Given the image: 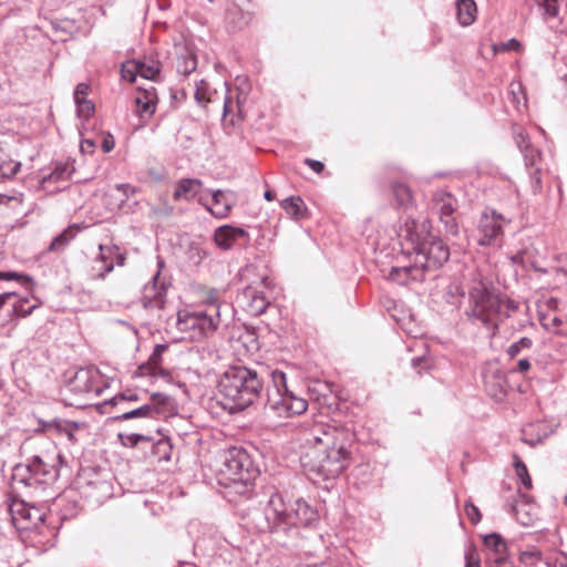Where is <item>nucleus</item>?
<instances>
[{"instance_id":"nucleus-39","label":"nucleus","mask_w":567,"mask_h":567,"mask_svg":"<svg viewBox=\"0 0 567 567\" xmlns=\"http://www.w3.org/2000/svg\"><path fill=\"white\" fill-rule=\"evenodd\" d=\"M75 104L78 115L82 118H89L94 113V104L86 99L75 101Z\"/></svg>"},{"instance_id":"nucleus-21","label":"nucleus","mask_w":567,"mask_h":567,"mask_svg":"<svg viewBox=\"0 0 567 567\" xmlns=\"http://www.w3.org/2000/svg\"><path fill=\"white\" fill-rule=\"evenodd\" d=\"M484 386L486 392L495 400H503L506 394V378L499 370L488 371L484 374Z\"/></svg>"},{"instance_id":"nucleus-1","label":"nucleus","mask_w":567,"mask_h":567,"mask_svg":"<svg viewBox=\"0 0 567 567\" xmlns=\"http://www.w3.org/2000/svg\"><path fill=\"white\" fill-rule=\"evenodd\" d=\"M351 440L352 434L344 427L319 426L313 434V445L301 458L303 467L322 480L338 477L349 466Z\"/></svg>"},{"instance_id":"nucleus-23","label":"nucleus","mask_w":567,"mask_h":567,"mask_svg":"<svg viewBox=\"0 0 567 567\" xmlns=\"http://www.w3.org/2000/svg\"><path fill=\"white\" fill-rule=\"evenodd\" d=\"M456 16L462 25L472 24L476 18V3L473 0H458L456 2Z\"/></svg>"},{"instance_id":"nucleus-3","label":"nucleus","mask_w":567,"mask_h":567,"mask_svg":"<svg viewBox=\"0 0 567 567\" xmlns=\"http://www.w3.org/2000/svg\"><path fill=\"white\" fill-rule=\"evenodd\" d=\"M63 456L55 446L41 454L32 456L25 463H19L12 468V487L16 491L37 488L42 484L55 482L60 475Z\"/></svg>"},{"instance_id":"nucleus-10","label":"nucleus","mask_w":567,"mask_h":567,"mask_svg":"<svg viewBox=\"0 0 567 567\" xmlns=\"http://www.w3.org/2000/svg\"><path fill=\"white\" fill-rule=\"evenodd\" d=\"M289 518L290 506H287L279 493H275L264 507V513L261 519L257 522V527L262 533H270L274 536V540L278 544L286 545L292 528L288 525Z\"/></svg>"},{"instance_id":"nucleus-49","label":"nucleus","mask_w":567,"mask_h":567,"mask_svg":"<svg viewBox=\"0 0 567 567\" xmlns=\"http://www.w3.org/2000/svg\"><path fill=\"white\" fill-rule=\"evenodd\" d=\"M549 567H567V555L564 553L557 554L549 563Z\"/></svg>"},{"instance_id":"nucleus-55","label":"nucleus","mask_w":567,"mask_h":567,"mask_svg":"<svg viewBox=\"0 0 567 567\" xmlns=\"http://www.w3.org/2000/svg\"><path fill=\"white\" fill-rule=\"evenodd\" d=\"M207 251L204 250L203 248H199V247H194L192 249V258H196V261L199 262L202 261L204 258L207 257Z\"/></svg>"},{"instance_id":"nucleus-29","label":"nucleus","mask_w":567,"mask_h":567,"mask_svg":"<svg viewBox=\"0 0 567 567\" xmlns=\"http://www.w3.org/2000/svg\"><path fill=\"white\" fill-rule=\"evenodd\" d=\"M138 66V75L146 80H157L161 73V63L153 58L143 61H136Z\"/></svg>"},{"instance_id":"nucleus-14","label":"nucleus","mask_w":567,"mask_h":567,"mask_svg":"<svg viewBox=\"0 0 567 567\" xmlns=\"http://www.w3.org/2000/svg\"><path fill=\"white\" fill-rule=\"evenodd\" d=\"M433 209L439 214L440 219L444 223L446 230L450 233L456 231L454 212L457 207L456 198L445 190H436L432 197Z\"/></svg>"},{"instance_id":"nucleus-8","label":"nucleus","mask_w":567,"mask_h":567,"mask_svg":"<svg viewBox=\"0 0 567 567\" xmlns=\"http://www.w3.org/2000/svg\"><path fill=\"white\" fill-rule=\"evenodd\" d=\"M450 250L444 249L440 244L429 247L426 252L416 254L410 266L392 267L388 278L400 285H408L410 281H423L427 271H434L449 260Z\"/></svg>"},{"instance_id":"nucleus-7","label":"nucleus","mask_w":567,"mask_h":567,"mask_svg":"<svg viewBox=\"0 0 567 567\" xmlns=\"http://www.w3.org/2000/svg\"><path fill=\"white\" fill-rule=\"evenodd\" d=\"M265 409L278 417L287 419L305 413L308 402L289 390L282 371L275 370L271 372V384L267 388Z\"/></svg>"},{"instance_id":"nucleus-53","label":"nucleus","mask_w":567,"mask_h":567,"mask_svg":"<svg viewBox=\"0 0 567 567\" xmlns=\"http://www.w3.org/2000/svg\"><path fill=\"white\" fill-rule=\"evenodd\" d=\"M520 47V43L516 39H509L505 43L502 44L503 51H517Z\"/></svg>"},{"instance_id":"nucleus-61","label":"nucleus","mask_w":567,"mask_h":567,"mask_svg":"<svg viewBox=\"0 0 567 567\" xmlns=\"http://www.w3.org/2000/svg\"><path fill=\"white\" fill-rule=\"evenodd\" d=\"M13 198L14 197H12V196L0 194V205H4V204H7L8 202H10Z\"/></svg>"},{"instance_id":"nucleus-54","label":"nucleus","mask_w":567,"mask_h":567,"mask_svg":"<svg viewBox=\"0 0 567 567\" xmlns=\"http://www.w3.org/2000/svg\"><path fill=\"white\" fill-rule=\"evenodd\" d=\"M529 369H530L529 360L527 358H523V359L518 360L517 367L513 371L524 373V372H527Z\"/></svg>"},{"instance_id":"nucleus-28","label":"nucleus","mask_w":567,"mask_h":567,"mask_svg":"<svg viewBox=\"0 0 567 567\" xmlns=\"http://www.w3.org/2000/svg\"><path fill=\"white\" fill-rule=\"evenodd\" d=\"M282 209L295 219H301L305 216V203L299 196H291L281 202Z\"/></svg>"},{"instance_id":"nucleus-64","label":"nucleus","mask_w":567,"mask_h":567,"mask_svg":"<svg viewBox=\"0 0 567 567\" xmlns=\"http://www.w3.org/2000/svg\"><path fill=\"white\" fill-rule=\"evenodd\" d=\"M104 248H105V246H104V245H102V244H101V245H99L100 255H99V257H97V258H99L101 261H103V262L105 261V256H104V254H103Z\"/></svg>"},{"instance_id":"nucleus-20","label":"nucleus","mask_w":567,"mask_h":567,"mask_svg":"<svg viewBox=\"0 0 567 567\" xmlns=\"http://www.w3.org/2000/svg\"><path fill=\"white\" fill-rule=\"evenodd\" d=\"M213 204L207 207L208 210L218 218H225L229 215L231 208L236 204L233 192L217 189L212 192Z\"/></svg>"},{"instance_id":"nucleus-63","label":"nucleus","mask_w":567,"mask_h":567,"mask_svg":"<svg viewBox=\"0 0 567 567\" xmlns=\"http://www.w3.org/2000/svg\"><path fill=\"white\" fill-rule=\"evenodd\" d=\"M116 264H117V266H124V264H125V256L122 255V254H118L116 256Z\"/></svg>"},{"instance_id":"nucleus-41","label":"nucleus","mask_w":567,"mask_h":567,"mask_svg":"<svg viewBox=\"0 0 567 567\" xmlns=\"http://www.w3.org/2000/svg\"><path fill=\"white\" fill-rule=\"evenodd\" d=\"M25 303H28V299H20L17 303H14L13 313L24 318L31 315L32 311L38 307L37 305H33L27 308Z\"/></svg>"},{"instance_id":"nucleus-48","label":"nucleus","mask_w":567,"mask_h":567,"mask_svg":"<svg viewBox=\"0 0 567 567\" xmlns=\"http://www.w3.org/2000/svg\"><path fill=\"white\" fill-rule=\"evenodd\" d=\"M538 558L539 553L535 550L523 551L519 556L522 563L529 565L535 564L538 560Z\"/></svg>"},{"instance_id":"nucleus-26","label":"nucleus","mask_w":567,"mask_h":567,"mask_svg":"<svg viewBox=\"0 0 567 567\" xmlns=\"http://www.w3.org/2000/svg\"><path fill=\"white\" fill-rule=\"evenodd\" d=\"M158 413H159V410L155 405L144 404L140 408L123 412L122 414L115 416V420L126 421V420L140 419V417L153 419Z\"/></svg>"},{"instance_id":"nucleus-9","label":"nucleus","mask_w":567,"mask_h":567,"mask_svg":"<svg viewBox=\"0 0 567 567\" xmlns=\"http://www.w3.org/2000/svg\"><path fill=\"white\" fill-rule=\"evenodd\" d=\"M223 85L225 92L223 96H219L217 90H213L207 81L200 80L196 84L195 100L203 106L223 100L221 122L224 127L227 128L228 126H235L236 122L241 118V106L247 96L238 87L230 89L226 82Z\"/></svg>"},{"instance_id":"nucleus-24","label":"nucleus","mask_w":567,"mask_h":567,"mask_svg":"<svg viewBox=\"0 0 567 567\" xmlns=\"http://www.w3.org/2000/svg\"><path fill=\"white\" fill-rule=\"evenodd\" d=\"M484 545L488 549L486 558H498L507 555L506 542L501 535L493 533L484 537Z\"/></svg>"},{"instance_id":"nucleus-17","label":"nucleus","mask_w":567,"mask_h":567,"mask_svg":"<svg viewBox=\"0 0 567 567\" xmlns=\"http://www.w3.org/2000/svg\"><path fill=\"white\" fill-rule=\"evenodd\" d=\"M509 320V328L513 331L524 330L528 326H533L532 318L528 313V307H522L518 302L507 299L503 312V323Z\"/></svg>"},{"instance_id":"nucleus-56","label":"nucleus","mask_w":567,"mask_h":567,"mask_svg":"<svg viewBox=\"0 0 567 567\" xmlns=\"http://www.w3.org/2000/svg\"><path fill=\"white\" fill-rule=\"evenodd\" d=\"M113 269H114V266H113L112 262H110V264L103 266L101 271L94 278H96V279H104L107 274L113 271Z\"/></svg>"},{"instance_id":"nucleus-40","label":"nucleus","mask_w":567,"mask_h":567,"mask_svg":"<svg viewBox=\"0 0 567 567\" xmlns=\"http://www.w3.org/2000/svg\"><path fill=\"white\" fill-rule=\"evenodd\" d=\"M168 349V346L167 344H156L152 354L150 355L148 358V364L152 367V368H157L161 365L162 363V355L163 353Z\"/></svg>"},{"instance_id":"nucleus-27","label":"nucleus","mask_w":567,"mask_h":567,"mask_svg":"<svg viewBox=\"0 0 567 567\" xmlns=\"http://www.w3.org/2000/svg\"><path fill=\"white\" fill-rule=\"evenodd\" d=\"M509 101L515 106L518 113L527 110V97L524 87L519 82H512L509 84Z\"/></svg>"},{"instance_id":"nucleus-50","label":"nucleus","mask_w":567,"mask_h":567,"mask_svg":"<svg viewBox=\"0 0 567 567\" xmlns=\"http://www.w3.org/2000/svg\"><path fill=\"white\" fill-rule=\"evenodd\" d=\"M465 511H466V514H467L468 518L473 523L480 522L481 514H480V511H478V508L476 506H474L473 504H466Z\"/></svg>"},{"instance_id":"nucleus-22","label":"nucleus","mask_w":567,"mask_h":567,"mask_svg":"<svg viewBox=\"0 0 567 567\" xmlns=\"http://www.w3.org/2000/svg\"><path fill=\"white\" fill-rule=\"evenodd\" d=\"M202 186V181L197 178H183L178 181L176 188L173 194L174 200L178 202L182 199H193Z\"/></svg>"},{"instance_id":"nucleus-47","label":"nucleus","mask_w":567,"mask_h":567,"mask_svg":"<svg viewBox=\"0 0 567 567\" xmlns=\"http://www.w3.org/2000/svg\"><path fill=\"white\" fill-rule=\"evenodd\" d=\"M115 188L118 192H121L125 196V198H130L131 196H134L138 192L137 187L126 183L116 184Z\"/></svg>"},{"instance_id":"nucleus-32","label":"nucleus","mask_w":567,"mask_h":567,"mask_svg":"<svg viewBox=\"0 0 567 567\" xmlns=\"http://www.w3.org/2000/svg\"><path fill=\"white\" fill-rule=\"evenodd\" d=\"M392 193L396 204L400 207H408L412 202L411 189L403 183H393Z\"/></svg>"},{"instance_id":"nucleus-25","label":"nucleus","mask_w":567,"mask_h":567,"mask_svg":"<svg viewBox=\"0 0 567 567\" xmlns=\"http://www.w3.org/2000/svg\"><path fill=\"white\" fill-rule=\"evenodd\" d=\"M80 229H81V226L78 224H73V225L69 226L68 228H65L61 234H59L58 236H55L52 239V241L48 248V251L63 250L71 243V240L75 237L76 231Z\"/></svg>"},{"instance_id":"nucleus-13","label":"nucleus","mask_w":567,"mask_h":567,"mask_svg":"<svg viewBox=\"0 0 567 567\" xmlns=\"http://www.w3.org/2000/svg\"><path fill=\"white\" fill-rule=\"evenodd\" d=\"M503 216L495 210L492 213L484 212L478 221L480 237L477 243L481 246H489L495 244L503 236Z\"/></svg>"},{"instance_id":"nucleus-11","label":"nucleus","mask_w":567,"mask_h":567,"mask_svg":"<svg viewBox=\"0 0 567 567\" xmlns=\"http://www.w3.org/2000/svg\"><path fill=\"white\" fill-rule=\"evenodd\" d=\"M400 237L402 245L409 254H423L436 244H440L444 249H449L447 246L440 239L432 236L425 226L414 219H406L404 226L401 228Z\"/></svg>"},{"instance_id":"nucleus-45","label":"nucleus","mask_w":567,"mask_h":567,"mask_svg":"<svg viewBox=\"0 0 567 567\" xmlns=\"http://www.w3.org/2000/svg\"><path fill=\"white\" fill-rule=\"evenodd\" d=\"M138 400V395L134 392H127V393H120L117 395H115L112 400H111V403L114 404V405H118L125 401H131V402H134V401H137Z\"/></svg>"},{"instance_id":"nucleus-51","label":"nucleus","mask_w":567,"mask_h":567,"mask_svg":"<svg viewBox=\"0 0 567 567\" xmlns=\"http://www.w3.org/2000/svg\"><path fill=\"white\" fill-rule=\"evenodd\" d=\"M89 85L85 83H79L74 91V101H80L82 99H85L89 92Z\"/></svg>"},{"instance_id":"nucleus-58","label":"nucleus","mask_w":567,"mask_h":567,"mask_svg":"<svg viewBox=\"0 0 567 567\" xmlns=\"http://www.w3.org/2000/svg\"><path fill=\"white\" fill-rule=\"evenodd\" d=\"M515 134H516L517 138H519L522 142H525L528 138V136L525 134L524 130L520 127H518L517 132L515 131Z\"/></svg>"},{"instance_id":"nucleus-12","label":"nucleus","mask_w":567,"mask_h":567,"mask_svg":"<svg viewBox=\"0 0 567 567\" xmlns=\"http://www.w3.org/2000/svg\"><path fill=\"white\" fill-rule=\"evenodd\" d=\"M164 265V260L157 256V271L141 291L140 302L145 310L159 311L164 310L167 305V290L171 284L161 275Z\"/></svg>"},{"instance_id":"nucleus-37","label":"nucleus","mask_w":567,"mask_h":567,"mask_svg":"<svg viewBox=\"0 0 567 567\" xmlns=\"http://www.w3.org/2000/svg\"><path fill=\"white\" fill-rule=\"evenodd\" d=\"M516 475L519 477L522 484L527 488H532V478L528 474L527 467L522 460L516 457L515 463Z\"/></svg>"},{"instance_id":"nucleus-6","label":"nucleus","mask_w":567,"mask_h":567,"mask_svg":"<svg viewBox=\"0 0 567 567\" xmlns=\"http://www.w3.org/2000/svg\"><path fill=\"white\" fill-rule=\"evenodd\" d=\"M220 473L237 493L250 497L252 482L259 475V470L246 450L233 446L225 452Z\"/></svg>"},{"instance_id":"nucleus-18","label":"nucleus","mask_w":567,"mask_h":567,"mask_svg":"<svg viewBox=\"0 0 567 567\" xmlns=\"http://www.w3.org/2000/svg\"><path fill=\"white\" fill-rule=\"evenodd\" d=\"M214 239L216 245L221 249H230L233 245L240 240H249L248 233L241 227H235L230 225H224L215 230Z\"/></svg>"},{"instance_id":"nucleus-57","label":"nucleus","mask_w":567,"mask_h":567,"mask_svg":"<svg viewBox=\"0 0 567 567\" xmlns=\"http://www.w3.org/2000/svg\"><path fill=\"white\" fill-rule=\"evenodd\" d=\"M16 296H17L16 292H4V293H1L0 295V308H2L10 298L16 297Z\"/></svg>"},{"instance_id":"nucleus-43","label":"nucleus","mask_w":567,"mask_h":567,"mask_svg":"<svg viewBox=\"0 0 567 567\" xmlns=\"http://www.w3.org/2000/svg\"><path fill=\"white\" fill-rule=\"evenodd\" d=\"M486 565L487 567H514L508 555L499 556L498 558H486Z\"/></svg>"},{"instance_id":"nucleus-35","label":"nucleus","mask_w":567,"mask_h":567,"mask_svg":"<svg viewBox=\"0 0 567 567\" xmlns=\"http://www.w3.org/2000/svg\"><path fill=\"white\" fill-rule=\"evenodd\" d=\"M118 441L125 447H135L141 442H151L153 439L151 436L138 434V433H118Z\"/></svg>"},{"instance_id":"nucleus-15","label":"nucleus","mask_w":567,"mask_h":567,"mask_svg":"<svg viewBox=\"0 0 567 567\" xmlns=\"http://www.w3.org/2000/svg\"><path fill=\"white\" fill-rule=\"evenodd\" d=\"M10 513L13 524L20 529H31L42 520L39 509L28 506L24 502H13L10 505Z\"/></svg>"},{"instance_id":"nucleus-34","label":"nucleus","mask_w":567,"mask_h":567,"mask_svg":"<svg viewBox=\"0 0 567 567\" xmlns=\"http://www.w3.org/2000/svg\"><path fill=\"white\" fill-rule=\"evenodd\" d=\"M245 293L246 296L251 298L250 311L252 313L258 315L262 313L266 310L268 302L261 292H257L255 290H247Z\"/></svg>"},{"instance_id":"nucleus-36","label":"nucleus","mask_w":567,"mask_h":567,"mask_svg":"<svg viewBox=\"0 0 567 567\" xmlns=\"http://www.w3.org/2000/svg\"><path fill=\"white\" fill-rule=\"evenodd\" d=\"M533 346V340L530 338H527V337H523L520 338L518 341L512 343L507 349H506V354L508 355L509 359H514L516 358L517 355H519V353L525 350V349H530Z\"/></svg>"},{"instance_id":"nucleus-60","label":"nucleus","mask_w":567,"mask_h":567,"mask_svg":"<svg viewBox=\"0 0 567 567\" xmlns=\"http://www.w3.org/2000/svg\"><path fill=\"white\" fill-rule=\"evenodd\" d=\"M115 144H101L102 152L107 154L113 151Z\"/></svg>"},{"instance_id":"nucleus-59","label":"nucleus","mask_w":567,"mask_h":567,"mask_svg":"<svg viewBox=\"0 0 567 567\" xmlns=\"http://www.w3.org/2000/svg\"><path fill=\"white\" fill-rule=\"evenodd\" d=\"M95 146V144H91V143H87V144H80V150L82 153H85V152H92V148Z\"/></svg>"},{"instance_id":"nucleus-19","label":"nucleus","mask_w":567,"mask_h":567,"mask_svg":"<svg viewBox=\"0 0 567 567\" xmlns=\"http://www.w3.org/2000/svg\"><path fill=\"white\" fill-rule=\"evenodd\" d=\"M135 112L140 117H151L156 109L157 93L153 85L145 89H138L134 97Z\"/></svg>"},{"instance_id":"nucleus-33","label":"nucleus","mask_w":567,"mask_h":567,"mask_svg":"<svg viewBox=\"0 0 567 567\" xmlns=\"http://www.w3.org/2000/svg\"><path fill=\"white\" fill-rule=\"evenodd\" d=\"M538 8L542 10V16L545 21L557 18L559 14L558 0H534Z\"/></svg>"},{"instance_id":"nucleus-46","label":"nucleus","mask_w":567,"mask_h":567,"mask_svg":"<svg viewBox=\"0 0 567 567\" xmlns=\"http://www.w3.org/2000/svg\"><path fill=\"white\" fill-rule=\"evenodd\" d=\"M0 280H25V281H32V279L28 276L14 272V271H0Z\"/></svg>"},{"instance_id":"nucleus-30","label":"nucleus","mask_w":567,"mask_h":567,"mask_svg":"<svg viewBox=\"0 0 567 567\" xmlns=\"http://www.w3.org/2000/svg\"><path fill=\"white\" fill-rule=\"evenodd\" d=\"M197 68V59L196 55L188 51L184 50L177 58L176 69L177 72L183 75H188L194 72Z\"/></svg>"},{"instance_id":"nucleus-38","label":"nucleus","mask_w":567,"mask_h":567,"mask_svg":"<svg viewBox=\"0 0 567 567\" xmlns=\"http://www.w3.org/2000/svg\"><path fill=\"white\" fill-rule=\"evenodd\" d=\"M121 75L122 79L126 80L127 82H134L136 76L138 75L137 62L133 60L123 63L121 68Z\"/></svg>"},{"instance_id":"nucleus-42","label":"nucleus","mask_w":567,"mask_h":567,"mask_svg":"<svg viewBox=\"0 0 567 567\" xmlns=\"http://www.w3.org/2000/svg\"><path fill=\"white\" fill-rule=\"evenodd\" d=\"M535 426H536L535 424H528L522 431L523 442H525L526 444H528L530 446H536L537 444H539L543 441V437L540 435H538L536 437H533V436L528 437V435L533 432Z\"/></svg>"},{"instance_id":"nucleus-31","label":"nucleus","mask_w":567,"mask_h":567,"mask_svg":"<svg viewBox=\"0 0 567 567\" xmlns=\"http://www.w3.org/2000/svg\"><path fill=\"white\" fill-rule=\"evenodd\" d=\"M58 432L64 435L72 444L78 442V432L83 427V423L72 421H58L55 423Z\"/></svg>"},{"instance_id":"nucleus-5","label":"nucleus","mask_w":567,"mask_h":567,"mask_svg":"<svg viewBox=\"0 0 567 567\" xmlns=\"http://www.w3.org/2000/svg\"><path fill=\"white\" fill-rule=\"evenodd\" d=\"M220 317V305L209 299L204 308L178 311L176 326L185 338L200 341L216 332L221 321Z\"/></svg>"},{"instance_id":"nucleus-2","label":"nucleus","mask_w":567,"mask_h":567,"mask_svg":"<svg viewBox=\"0 0 567 567\" xmlns=\"http://www.w3.org/2000/svg\"><path fill=\"white\" fill-rule=\"evenodd\" d=\"M262 390V381L256 371L238 365L227 369L218 381V392L225 409L230 412L250 406Z\"/></svg>"},{"instance_id":"nucleus-62","label":"nucleus","mask_w":567,"mask_h":567,"mask_svg":"<svg viewBox=\"0 0 567 567\" xmlns=\"http://www.w3.org/2000/svg\"><path fill=\"white\" fill-rule=\"evenodd\" d=\"M264 197L266 200L271 202L275 199V194L271 190H266Z\"/></svg>"},{"instance_id":"nucleus-44","label":"nucleus","mask_w":567,"mask_h":567,"mask_svg":"<svg viewBox=\"0 0 567 567\" xmlns=\"http://www.w3.org/2000/svg\"><path fill=\"white\" fill-rule=\"evenodd\" d=\"M465 567H481V558L475 548H468L466 550Z\"/></svg>"},{"instance_id":"nucleus-16","label":"nucleus","mask_w":567,"mask_h":567,"mask_svg":"<svg viewBox=\"0 0 567 567\" xmlns=\"http://www.w3.org/2000/svg\"><path fill=\"white\" fill-rule=\"evenodd\" d=\"M318 518L317 512L309 506L305 501L297 499L290 505V518L288 525L291 528L290 537L298 534L299 526H309Z\"/></svg>"},{"instance_id":"nucleus-4","label":"nucleus","mask_w":567,"mask_h":567,"mask_svg":"<svg viewBox=\"0 0 567 567\" xmlns=\"http://www.w3.org/2000/svg\"><path fill=\"white\" fill-rule=\"evenodd\" d=\"M468 316L482 321L485 326L498 329L503 324L505 300L494 287L485 280L474 281L468 291Z\"/></svg>"},{"instance_id":"nucleus-52","label":"nucleus","mask_w":567,"mask_h":567,"mask_svg":"<svg viewBox=\"0 0 567 567\" xmlns=\"http://www.w3.org/2000/svg\"><path fill=\"white\" fill-rule=\"evenodd\" d=\"M305 164L308 165L315 173L320 174L324 169V164L320 161L312 158H305Z\"/></svg>"}]
</instances>
